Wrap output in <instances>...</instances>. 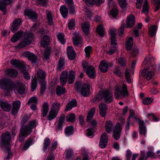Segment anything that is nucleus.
Here are the masks:
<instances>
[{
  "instance_id": "nucleus-21",
  "label": "nucleus",
  "mask_w": 160,
  "mask_h": 160,
  "mask_svg": "<svg viewBox=\"0 0 160 160\" xmlns=\"http://www.w3.org/2000/svg\"><path fill=\"white\" fill-rule=\"evenodd\" d=\"M21 105V102L19 101H14L13 103V107L11 111L12 114L15 115L18 112Z\"/></svg>"
},
{
  "instance_id": "nucleus-47",
  "label": "nucleus",
  "mask_w": 160,
  "mask_h": 160,
  "mask_svg": "<svg viewBox=\"0 0 160 160\" xmlns=\"http://www.w3.org/2000/svg\"><path fill=\"white\" fill-rule=\"evenodd\" d=\"M37 80L36 78H34L32 80L31 85V90L34 91L37 88Z\"/></svg>"
},
{
  "instance_id": "nucleus-28",
  "label": "nucleus",
  "mask_w": 160,
  "mask_h": 160,
  "mask_svg": "<svg viewBox=\"0 0 160 160\" xmlns=\"http://www.w3.org/2000/svg\"><path fill=\"white\" fill-rule=\"evenodd\" d=\"M49 42V38L46 35H44L41 42L40 46L44 48L48 47Z\"/></svg>"
},
{
  "instance_id": "nucleus-38",
  "label": "nucleus",
  "mask_w": 160,
  "mask_h": 160,
  "mask_svg": "<svg viewBox=\"0 0 160 160\" xmlns=\"http://www.w3.org/2000/svg\"><path fill=\"white\" fill-rule=\"evenodd\" d=\"M52 16V13L51 11H49L47 13L46 18L48 23L49 25L51 26L53 24Z\"/></svg>"
},
{
  "instance_id": "nucleus-27",
  "label": "nucleus",
  "mask_w": 160,
  "mask_h": 160,
  "mask_svg": "<svg viewBox=\"0 0 160 160\" xmlns=\"http://www.w3.org/2000/svg\"><path fill=\"white\" fill-rule=\"evenodd\" d=\"M49 104L47 102H43L42 105V109L41 110L42 116L43 117H45L48 111Z\"/></svg>"
},
{
  "instance_id": "nucleus-62",
  "label": "nucleus",
  "mask_w": 160,
  "mask_h": 160,
  "mask_svg": "<svg viewBox=\"0 0 160 160\" xmlns=\"http://www.w3.org/2000/svg\"><path fill=\"white\" fill-rule=\"evenodd\" d=\"M116 32V29L114 28H110V34L111 38L115 37Z\"/></svg>"
},
{
  "instance_id": "nucleus-41",
  "label": "nucleus",
  "mask_w": 160,
  "mask_h": 160,
  "mask_svg": "<svg viewBox=\"0 0 160 160\" xmlns=\"http://www.w3.org/2000/svg\"><path fill=\"white\" fill-rule=\"evenodd\" d=\"M157 30L156 25H154L151 27L149 28L148 35L150 37H153L155 35Z\"/></svg>"
},
{
  "instance_id": "nucleus-32",
  "label": "nucleus",
  "mask_w": 160,
  "mask_h": 160,
  "mask_svg": "<svg viewBox=\"0 0 160 160\" xmlns=\"http://www.w3.org/2000/svg\"><path fill=\"white\" fill-rule=\"evenodd\" d=\"M0 107L4 111L9 112L11 108V105L8 103L1 102L0 103Z\"/></svg>"
},
{
  "instance_id": "nucleus-30",
  "label": "nucleus",
  "mask_w": 160,
  "mask_h": 160,
  "mask_svg": "<svg viewBox=\"0 0 160 160\" xmlns=\"http://www.w3.org/2000/svg\"><path fill=\"white\" fill-rule=\"evenodd\" d=\"M65 134L68 137L72 135L74 132V127L72 125L66 127L64 129Z\"/></svg>"
},
{
  "instance_id": "nucleus-17",
  "label": "nucleus",
  "mask_w": 160,
  "mask_h": 160,
  "mask_svg": "<svg viewBox=\"0 0 160 160\" xmlns=\"http://www.w3.org/2000/svg\"><path fill=\"white\" fill-rule=\"evenodd\" d=\"M24 13L25 15L28 16L29 18L32 19V21H35L37 19V15L35 12L31 10L26 9L25 10Z\"/></svg>"
},
{
  "instance_id": "nucleus-42",
  "label": "nucleus",
  "mask_w": 160,
  "mask_h": 160,
  "mask_svg": "<svg viewBox=\"0 0 160 160\" xmlns=\"http://www.w3.org/2000/svg\"><path fill=\"white\" fill-rule=\"evenodd\" d=\"M97 32L100 36L103 37L104 34L102 25L100 24L98 26L97 28Z\"/></svg>"
},
{
  "instance_id": "nucleus-29",
  "label": "nucleus",
  "mask_w": 160,
  "mask_h": 160,
  "mask_svg": "<svg viewBox=\"0 0 160 160\" xmlns=\"http://www.w3.org/2000/svg\"><path fill=\"white\" fill-rule=\"evenodd\" d=\"M23 32L21 31H19L15 33L11 39L12 42H15L18 41L22 37Z\"/></svg>"
},
{
  "instance_id": "nucleus-57",
  "label": "nucleus",
  "mask_w": 160,
  "mask_h": 160,
  "mask_svg": "<svg viewBox=\"0 0 160 160\" xmlns=\"http://www.w3.org/2000/svg\"><path fill=\"white\" fill-rule=\"evenodd\" d=\"M92 51V47L91 46H88L85 49V52L86 53V56L87 57H89Z\"/></svg>"
},
{
  "instance_id": "nucleus-13",
  "label": "nucleus",
  "mask_w": 160,
  "mask_h": 160,
  "mask_svg": "<svg viewBox=\"0 0 160 160\" xmlns=\"http://www.w3.org/2000/svg\"><path fill=\"white\" fill-rule=\"evenodd\" d=\"M108 137L106 133H104L101 135L99 144L100 148H106L108 143Z\"/></svg>"
},
{
  "instance_id": "nucleus-46",
  "label": "nucleus",
  "mask_w": 160,
  "mask_h": 160,
  "mask_svg": "<svg viewBox=\"0 0 160 160\" xmlns=\"http://www.w3.org/2000/svg\"><path fill=\"white\" fill-rule=\"evenodd\" d=\"M51 142L49 138H46L44 140L43 150L45 151L48 148Z\"/></svg>"
},
{
  "instance_id": "nucleus-3",
  "label": "nucleus",
  "mask_w": 160,
  "mask_h": 160,
  "mask_svg": "<svg viewBox=\"0 0 160 160\" xmlns=\"http://www.w3.org/2000/svg\"><path fill=\"white\" fill-rule=\"evenodd\" d=\"M97 98L98 100H103L106 103L109 104L113 101V93L108 89H104L99 91Z\"/></svg>"
},
{
  "instance_id": "nucleus-12",
  "label": "nucleus",
  "mask_w": 160,
  "mask_h": 160,
  "mask_svg": "<svg viewBox=\"0 0 160 160\" xmlns=\"http://www.w3.org/2000/svg\"><path fill=\"white\" fill-rule=\"evenodd\" d=\"M22 22V20L20 18H16L14 19L12 22L11 28V30L12 32H14L18 30Z\"/></svg>"
},
{
  "instance_id": "nucleus-44",
  "label": "nucleus",
  "mask_w": 160,
  "mask_h": 160,
  "mask_svg": "<svg viewBox=\"0 0 160 160\" xmlns=\"http://www.w3.org/2000/svg\"><path fill=\"white\" fill-rule=\"evenodd\" d=\"M51 51V49L49 48L45 50L42 55L43 59L46 60L49 59Z\"/></svg>"
},
{
  "instance_id": "nucleus-63",
  "label": "nucleus",
  "mask_w": 160,
  "mask_h": 160,
  "mask_svg": "<svg viewBox=\"0 0 160 160\" xmlns=\"http://www.w3.org/2000/svg\"><path fill=\"white\" fill-rule=\"evenodd\" d=\"M38 102V99L36 97H31L29 100L28 104H29L31 103H37Z\"/></svg>"
},
{
  "instance_id": "nucleus-64",
  "label": "nucleus",
  "mask_w": 160,
  "mask_h": 160,
  "mask_svg": "<svg viewBox=\"0 0 160 160\" xmlns=\"http://www.w3.org/2000/svg\"><path fill=\"white\" fill-rule=\"evenodd\" d=\"M73 155V152L71 150H67L66 153V158L67 159H70Z\"/></svg>"
},
{
  "instance_id": "nucleus-39",
  "label": "nucleus",
  "mask_w": 160,
  "mask_h": 160,
  "mask_svg": "<svg viewBox=\"0 0 160 160\" xmlns=\"http://www.w3.org/2000/svg\"><path fill=\"white\" fill-rule=\"evenodd\" d=\"M66 92V90L65 88L60 86H57L56 89V94L58 96H60L62 94H64Z\"/></svg>"
},
{
  "instance_id": "nucleus-35",
  "label": "nucleus",
  "mask_w": 160,
  "mask_h": 160,
  "mask_svg": "<svg viewBox=\"0 0 160 160\" xmlns=\"http://www.w3.org/2000/svg\"><path fill=\"white\" fill-rule=\"evenodd\" d=\"M58 113L57 111L50 109L47 117L48 120H52L55 119L57 117Z\"/></svg>"
},
{
  "instance_id": "nucleus-1",
  "label": "nucleus",
  "mask_w": 160,
  "mask_h": 160,
  "mask_svg": "<svg viewBox=\"0 0 160 160\" xmlns=\"http://www.w3.org/2000/svg\"><path fill=\"white\" fill-rule=\"evenodd\" d=\"M22 121L21 128L18 138L20 142H23L25 137H27L30 134L32 131V129L35 128L38 124L36 121Z\"/></svg>"
},
{
  "instance_id": "nucleus-20",
  "label": "nucleus",
  "mask_w": 160,
  "mask_h": 160,
  "mask_svg": "<svg viewBox=\"0 0 160 160\" xmlns=\"http://www.w3.org/2000/svg\"><path fill=\"white\" fill-rule=\"evenodd\" d=\"M138 123L140 134H143L144 137H145L146 130L145 123L143 121H138Z\"/></svg>"
},
{
  "instance_id": "nucleus-60",
  "label": "nucleus",
  "mask_w": 160,
  "mask_h": 160,
  "mask_svg": "<svg viewBox=\"0 0 160 160\" xmlns=\"http://www.w3.org/2000/svg\"><path fill=\"white\" fill-rule=\"evenodd\" d=\"M152 98H145L143 101V103L145 105H148L151 103L152 101Z\"/></svg>"
},
{
  "instance_id": "nucleus-48",
  "label": "nucleus",
  "mask_w": 160,
  "mask_h": 160,
  "mask_svg": "<svg viewBox=\"0 0 160 160\" xmlns=\"http://www.w3.org/2000/svg\"><path fill=\"white\" fill-rule=\"evenodd\" d=\"M64 121H56L55 124H57L56 126V129L57 131L61 130L64 124Z\"/></svg>"
},
{
  "instance_id": "nucleus-40",
  "label": "nucleus",
  "mask_w": 160,
  "mask_h": 160,
  "mask_svg": "<svg viewBox=\"0 0 160 160\" xmlns=\"http://www.w3.org/2000/svg\"><path fill=\"white\" fill-rule=\"evenodd\" d=\"M75 72L73 71H70L68 81V83L69 84H72L75 78Z\"/></svg>"
},
{
  "instance_id": "nucleus-53",
  "label": "nucleus",
  "mask_w": 160,
  "mask_h": 160,
  "mask_svg": "<svg viewBox=\"0 0 160 160\" xmlns=\"http://www.w3.org/2000/svg\"><path fill=\"white\" fill-rule=\"evenodd\" d=\"M40 82L41 83V93L42 94L46 89V83L45 81Z\"/></svg>"
},
{
  "instance_id": "nucleus-56",
  "label": "nucleus",
  "mask_w": 160,
  "mask_h": 160,
  "mask_svg": "<svg viewBox=\"0 0 160 160\" xmlns=\"http://www.w3.org/2000/svg\"><path fill=\"white\" fill-rule=\"evenodd\" d=\"M75 21L74 19H72L70 20L68 23V27L69 29L72 30L75 28Z\"/></svg>"
},
{
  "instance_id": "nucleus-8",
  "label": "nucleus",
  "mask_w": 160,
  "mask_h": 160,
  "mask_svg": "<svg viewBox=\"0 0 160 160\" xmlns=\"http://www.w3.org/2000/svg\"><path fill=\"white\" fill-rule=\"evenodd\" d=\"M155 66L153 65L148 68L144 69L142 72V75L145 77L147 80H150L155 74Z\"/></svg>"
},
{
  "instance_id": "nucleus-10",
  "label": "nucleus",
  "mask_w": 160,
  "mask_h": 160,
  "mask_svg": "<svg viewBox=\"0 0 160 160\" xmlns=\"http://www.w3.org/2000/svg\"><path fill=\"white\" fill-rule=\"evenodd\" d=\"M82 66L84 70L85 71L89 77L92 78H94L96 77V71L94 67L92 66H86L84 64H82Z\"/></svg>"
},
{
  "instance_id": "nucleus-6",
  "label": "nucleus",
  "mask_w": 160,
  "mask_h": 160,
  "mask_svg": "<svg viewBox=\"0 0 160 160\" xmlns=\"http://www.w3.org/2000/svg\"><path fill=\"white\" fill-rule=\"evenodd\" d=\"M11 140V136L9 132H6L2 133L1 143L3 147L10 146Z\"/></svg>"
},
{
  "instance_id": "nucleus-59",
  "label": "nucleus",
  "mask_w": 160,
  "mask_h": 160,
  "mask_svg": "<svg viewBox=\"0 0 160 160\" xmlns=\"http://www.w3.org/2000/svg\"><path fill=\"white\" fill-rule=\"evenodd\" d=\"M121 8L122 9L125 8L127 6L126 0H118Z\"/></svg>"
},
{
  "instance_id": "nucleus-4",
  "label": "nucleus",
  "mask_w": 160,
  "mask_h": 160,
  "mask_svg": "<svg viewBox=\"0 0 160 160\" xmlns=\"http://www.w3.org/2000/svg\"><path fill=\"white\" fill-rule=\"evenodd\" d=\"M75 89L84 97H87L90 94V86L89 84H82L81 81H76Z\"/></svg>"
},
{
  "instance_id": "nucleus-34",
  "label": "nucleus",
  "mask_w": 160,
  "mask_h": 160,
  "mask_svg": "<svg viewBox=\"0 0 160 160\" xmlns=\"http://www.w3.org/2000/svg\"><path fill=\"white\" fill-rule=\"evenodd\" d=\"M60 11L62 17L66 18L68 13V10L67 7L64 5L61 6L60 8Z\"/></svg>"
},
{
  "instance_id": "nucleus-49",
  "label": "nucleus",
  "mask_w": 160,
  "mask_h": 160,
  "mask_svg": "<svg viewBox=\"0 0 160 160\" xmlns=\"http://www.w3.org/2000/svg\"><path fill=\"white\" fill-rule=\"evenodd\" d=\"M95 109L94 108H92L88 112L87 116V120H91L93 116Z\"/></svg>"
},
{
  "instance_id": "nucleus-54",
  "label": "nucleus",
  "mask_w": 160,
  "mask_h": 160,
  "mask_svg": "<svg viewBox=\"0 0 160 160\" xmlns=\"http://www.w3.org/2000/svg\"><path fill=\"white\" fill-rule=\"evenodd\" d=\"M113 73L114 74L119 77L122 76V73L120 70V68L119 67H116L113 71Z\"/></svg>"
},
{
  "instance_id": "nucleus-43",
  "label": "nucleus",
  "mask_w": 160,
  "mask_h": 160,
  "mask_svg": "<svg viewBox=\"0 0 160 160\" xmlns=\"http://www.w3.org/2000/svg\"><path fill=\"white\" fill-rule=\"evenodd\" d=\"M148 0H145L142 6V12L146 15H147L148 12Z\"/></svg>"
},
{
  "instance_id": "nucleus-11",
  "label": "nucleus",
  "mask_w": 160,
  "mask_h": 160,
  "mask_svg": "<svg viewBox=\"0 0 160 160\" xmlns=\"http://www.w3.org/2000/svg\"><path fill=\"white\" fill-rule=\"evenodd\" d=\"M22 55L27 58L32 63H35L37 61V57L33 53H31L29 52H23Z\"/></svg>"
},
{
  "instance_id": "nucleus-23",
  "label": "nucleus",
  "mask_w": 160,
  "mask_h": 160,
  "mask_svg": "<svg viewBox=\"0 0 160 160\" xmlns=\"http://www.w3.org/2000/svg\"><path fill=\"white\" fill-rule=\"evenodd\" d=\"M67 54L68 58L71 60H73L75 58V53L72 47L69 46L67 49Z\"/></svg>"
},
{
  "instance_id": "nucleus-26",
  "label": "nucleus",
  "mask_w": 160,
  "mask_h": 160,
  "mask_svg": "<svg viewBox=\"0 0 160 160\" xmlns=\"http://www.w3.org/2000/svg\"><path fill=\"white\" fill-rule=\"evenodd\" d=\"M90 26V24L88 22H84L81 25L82 31L86 35H88L89 33Z\"/></svg>"
},
{
  "instance_id": "nucleus-52",
  "label": "nucleus",
  "mask_w": 160,
  "mask_h": 160,
  "mask_svg": "<svg viewBox=\"0 0 160 160\" xmlns=\"http://www.w3.org/2000/svg\"><path fill=\"white\" fill-rule=\"evenodd\" d=\"M57 37L59 41L62 44L65 43L64 38V35L62 33H59L57 35Z\"/></svg>"
},
{
  "instance_id": "nucleus-25",
  "label": "nucleus",
  "mask_w": 160,
  "mask_h": 160,
  "mask_svg": "<svg viewBox=\"0 0 160 160\" xmlns=\"http://www.w3.org/2000/svg\"><path fill=\"white\" fill-rule=\"evenodd\" d=\"M114 126V124L111 121H107L105 125V130L108 133H110Z\"/></svg>"
},
{
  "instance_id": "nucleus-55",
  "label": "nucleus",
  "mask_w": 160,
  "mask_h": 160,
  "mask_svg": "<svg viewBox=\"0 0 160 160\" xmlns=\"http://www.w3.org/2000/svg\"><path fill=\"white\" fill-rule=\"evenodd\" d=\"M37 5L45 6L47 3V0H36Z\"/></svg>"
},
{
  "instance_id": "nucleus-22",
  "label": "nucleus",
  "mask_w": 160,
  "mask_h": 160,
  "mask_svg": "<svg viewBox=\"0 0 160 160\" xmlns=\"http://www.w3.org/2000/svg\"><path fill=\"white\" fill-rule=\"evenodd\" d=\"M99 68L100 70L103 73L107 72L108 69V64L105 60L102 61L100 63Z\"/></svg>"
},
{
  "instance_id": "nucleus-31",
  "label": "nucleus",
  "mask_w": 160,
  "mask_h": 160,
  "mask_svg": "<svg viewBox=\"0 0 160 160\" xmlns=\"http://www.w3.org/2000/svg\"><path fill=\"white\" fill-rule=\"evenodd\" d=\"M37 74L39 82L44 81L46 73L44 71L41 69H38L37 72Z\"/></svg>"
},
{
  "instance_id": "nucleus-50",
  "label": "nucleus",
  "mask_w": 160,
  "mask_h": 160,
  "mask_svg": "<svg viewBox=\"0 0 160 160\" xmlns=\"http://www.w3.org/2000/svg\"><path fill=\"white\" fill-rule=\"evenodd\" d=\"M60 104L58 102H54L52 104V106L51 108L50 109L54 111H57L58 112V111L60 109Z\"/></svg>"
},
{
  "instance_id": "nucleus-24",
  "label": "nucleus",
  "mask_w": 160,
  "mask_h": 160,
  "mask_svg": "<svg viewBox=\"0 0 160 160\" xmlns=\"http://www.w3.org/2000/svg\"><path fill=\"white\" fill-rule=\"evenodd\" d=\"M77 105V103L76 99H73L69 102L67 104L65 111L68 112L73 107H76Z\"/></svg>"
},
{
  "instance_id": "nucleus-36",
  "label": "nucleus",
  "mask_w": 160,
  "mask_h": 160,
  "mask_svg": "<svg viewBox=\"0 0 160 160\" xmlns=\"http://www.w3.org/2000/svg\"><path fill=\"white\" fill-rule=\"evenodd\" d=\"M6 73L10 77L15 78L18 74V72L16 70L13 69H8L6 71Z\"/></svg>"
},
{
  "instance_id": "nucleus-5",
  "label": "nucleus",
  "mask_w": 160,
  "mask_h": 160,
  "mask_svg": "<svg viewBox=\"0 0 160 160\" xmlns=\"http://www.w3.org/2000/svg\"><path fill=\"white\" fill-rule=\"evenodd\" d=\"M115 97L116 99H119L128 97L129 93L127 86L123 84L121 87H116L114 92Z\"/></svg>"
},
{
  "instance_id": "nucleus-61",
  "label": "nucleus",
  "mask_w": 160,
  "mask_h": 160,
  "mask_svg": "<svg viewBox=\"0 0 160 160\" xmlns=\"http://www.w3.org/2000/svg\"><path fill=\"white\" fill-rule=\"evenodd\" d=\"M153 4L156 5L155 12H156L160 8V0H153Z\"/></svg>"
},
{
  "instance_id": "nucleus-37",
  "label": "nucleus",
  "mask_w": 160,
  "mask_h": 160,
  "mask_svg": "<svg viewBox=\"0 0 160 160\" xmlns=\"http://www.w3.org/2000/svg\"><path fill=\"white\" fill-rule=\"evenodd\" d=\"M65 59L63 58H60L57 67L58 71H61L64 69L65 64Z\"/></svg>"
},
{
  "instance_id": "nucleus-18",
  "label": "nucleus",
  "mask_w": 160,
  "mask_h": 160,
  "mask_svg": "<svg viewBox=\"0 0 160 160\" xmlns=\"http://www.w3.org/2000/svg\"><path fill=\"white\" fill-rule=\"evenodd\" d=\"M135 22V19L134 16L131 14L127 17L126 21V27L128 28H130L133 27Z\"/></svg>"
},
{
  "instance_id": "nucleus-14",
  "label": "nucleus",
  "mask_w": 160,
  "mask_h": 160,
  "mask_svg": "<svg viewBox=\"0 0 160 160\" xmlns=\"http://www.w3.org/2000/svg\"><path fill=\"white\" fill-rule=\"evenodd\" d=\"M12 2V0H0V10L3 12L4 15H5L7 13V6L10 4Z\"/></svg>"
},
{
  "instance_id": "nucleus-58",
  "label": "nucleus",
  "mask_w": 160,
  "mask_h": 160,
  "mask_svg": "<svg viewBox=\"0 0 160 160\" xmlns=\"http://www.w3.org/2000/svg\"><path fill=\"white\" fill-rule=\"evenodd\" d=\"M125 75L127 82L129 83H130L131 82V80L130 78V73L128 69H126L125 70Z\"/></svg>"
},
{
  "instance_id": "nucleus-19",
  "label": "nucleus",
  "mask_w": 160,
  "mask_h": 160,
  "mask_svg": "<svg viewBox=\"0 0 160 160\" xmlns=\"http://www.w3.org/2000/svg\"><path fill=\"white\" fill-rule=\"evenodd\" d=\"M99 108L100 115L102 117H105L108 109L107 105L103 103H101L99 105Z\"/></svg>"
},
{
  "instance_id": "nucleus-45",
  "label": "nucleus",
  "mask_w": 160,
  "mask_h": 160,
  "mask_svg": "<svg viewBox=\"0 0 160 160\" xmlns=\"http://www.w3.org/2000/svg\"><path fill=\"white\" fill-rule=\"evenodd\" d=\"M133 43V38L132 37H129L126 41V45L127 49L130 50L132 48Z\"/></svg>"
},
{
  "instance_id": "nucleus-9",
  "label": "nucleus",
  "mask_w": 160,
  "mask_h": 160,
  "mask_svg": "<svg viewBox=\"0 0 160 160\" xmlns=\"http://www.w3.org/2000/svg\"><path fill=\"white\" fill-rule=\"evenodd\" d=\"M113 128L112 137L115 140H118L122 134V126L120 123H117Z\"/></svg>"
},
{
  "instance_id": "nucleus-51",
  "label": "nucleus",
  "mask_w": 160,
  "mask_h": 160,
  "mask_svg": "<svg viewBox=\"0 0 160 160\" xmlns=\"http://www.w3.org/2000/svg\"><path fill=\"white\" fill-rule=\"evenodd\" d=\"M26 66L24 68L21 70V72L23 74L24 78L26 79L29 80L30 78V75L29 73L26 70Z\"/></svg>"
},
{
  "instance_id": "nucleus-15",
  "label": "nucleus",
  "mask_w": 160,
  "mask_h": 160,
  "mask_svg": "<svg viewBox=\"0 0 160 160\" xmlns=\"http://www.w3.org/2000/svg\"><path fill=\"white\" fill-rule=\"evenodd\" d=\"M11 65L15 67H18L21 70L25 68L26 64L22 61H19L17 60L12 59L10 61Z\"/></svg>"
},
{
  "instance_id": "nucleus-7",
  "label": "nucleus",
  "mask_w": 160,
  "mask_h": 160,
  "mask_svg": "<svg viewBox=\"0 0 160 160\" xmlns=\"http://www.w3.org/2000/svg\"><path fill=\"white\" fill-rule=\"evenodd\" d=\"M34 39L35 37L33 34L30 33L26 34L24 38L18 44V48H24L26 45L30 44Z\"/></svg>"
},
{
  "instance_id": "nucleus-33",
  "label": "nucleus",
  "mask_w": 160,
  "mask_h": 160,
  "mask_svg": "<svg viewBox=\"0 0 160 160\" xmlns=\"http://www.w3.org/2000/svg\"><path fill=\"white\" fill-rule=\"evenodd\" d=\"M34 139L32 138H29L27 139L24 144L22 149L24 151H26L32 145Z\"/></svg>"
},
{
  "instance_id": "nucleus-2",
  "label": "nucleus",
  "mask_w": 160,
  "mask_h": 160,
  "mask_svg": "<svg viewBox=\"0 0 160 160\" xmlns=\"http://www.w3.org/2000/svg\"><path fill=\"white\" fill-rule=\"evenodd\" d=\"M0 88L3 89H11L13 88L14 91H17L20 94H23L25 92L23 84L21 83L13 84L9 79L3 78L0 80Z\"/></svg>"
},
{
  "instance_id": "nucleus-16",
  "label": "nucleus",
  "mask_w": 160,
  "mask_h": 160,
  "mask_svg": "<svg viewBox=\"0 0 160 160\" xmlns=\"http://www.w3.org/2000/svg\"><path fill=\"white\" fill-rule=\"evenodd\" d=\"M74 37L73 38V44L74 46H77L79 44L81 43L82 39L81 35L78 32L73 33Z\"/></svg>"
}]
</instances>
